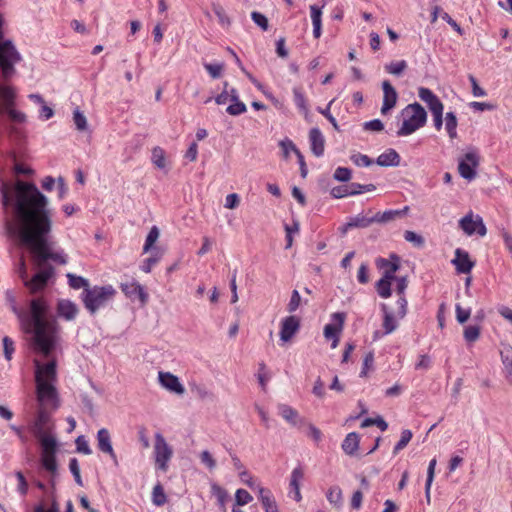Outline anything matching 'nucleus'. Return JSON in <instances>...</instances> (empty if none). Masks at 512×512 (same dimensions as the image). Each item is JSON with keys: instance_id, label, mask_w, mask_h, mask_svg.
I'll list each match as a JSON object with an SVG mask.
<instances>
[{"instance_id": "obj_61", "label": "nucleus", "mask_w": 512, "mask_h": 512, "mask_svg": "<svg viewBox=\"0 0 512 512\" xmlns=\"http://www.w3.org/2000/svg\"><path fill=\"white\" fill-rule=\"evenodd\" d=\"M334 178L341 182H346L351 179V170L346 167H338L334 172Z\"/></svg>"}, {"instance_id": "obj_7", "label": "nucleus", "mask_w": 512, "mask_h": 512, "mask_svg": "<svg viewBox=\"0 0 512 512\" xmlns=\"http://www.w3.org/2000/svg\"><path fill=\"white\" fill-rule=\"evenodd\" d=\"M52 272L53 271L51 268H44L37 272L31 280H27V269L25 259L23 256L20 258L18 273L20 278L24 281L26 287L32 294L38 293L46 287L48 280L52 276Z\"/></svg>"}, {"instance_id": "obj_59", "label": "nucleus", "mask_w": 512, "mask_h": 512, "mask_svg": "<svg viewBox=\"0 0 512 512\" xmlns=\"http://www.w3.org/2000/svg\"><path fill=\"white\" fill-rule=\"evenodd\" d=\"M75 443L78 452L85 455H90L92 453L89 443L84 436H78Z\"/></svg>"}, {"instance_id": "obj_28", "label": "nucleus", "mask_w": 512, "mask_h": 512, "mask_svg": "<svg viewBox=\"0 0 512 512\" xmlns=\"http://www.w3.org/2000/svg\"><path fill=\"white\" fill-rule=\"evenodd\" d=\"M372 223H375L374 216L368 217L362 214H358L349 219L344 226V232L351 228H366Z\"/></svg>"}, {"instance_id": "obj_4", "label": "nucleus", "mask_w": 512, "mask_h": 512, "mask_svg": "<svg viewBox=\"0 0 512 512\" xmlns=\"http://www.w3.org/2000/svg\"><path fill=\"white\" fill-rule=\"evenodd\" d=\"M4 19L0 16V69L4 79L15 73V64L20 62L21 55L10 40H3Z\"/></svg>"}, {"instance_id": "obj_46", "label": "nucleus", "mask_w": 512, "mask_h": 512, "mask_svg": "<svg viewBox=\"0 0 512 512\" xmlns=\"http://www.w3.org/2000/svg\"><path fill=\"white\" fill-rule=\"evenodd\" d=\"M166 495L164 493L163 487L160 484L154 486L152 491V502L154 505L160 507L166 503Z\"/></svg>"}, {"instance_id": "obj_58", "label": "nucleus", "mask_w": 512, "mask_h": 512, "mask_svg": "<svg viewBox=\"0 0 512 512\" xmlns=\"http://www.w3.org/2000/svg\"><path fill=\"white\" fill-rule=\"evenodd\" d=\"M404 239L417 247H421L424 244L423 237L413 231H406L404 233Z\"/></svg>"}, {"instance_id": "obj_30", "label": "nucleus", "mask_w": 512, "mask_h": 512, "mask_svg": "<svg viewBox=\"0 0 512 512\" xmlns=\"http://www.w3.org/2000/svg\"><path fill=\"white\" fill-rule=\"evenodd\" d=\"M292 91L296 107L298 108L300 113H302L304 116H307L309 114V106L302 89L294 87Z\"/></svg>"}, {"instance_id": "obj_14", "label": "nucleus", "mask_w": 512, "mask_h": 512, "mask_svg": "<svg viewBox=\"0 0 512 512\" xmlns=\"http://www.w3.org/2000/svg\"><path fill=\"white\" fill-rule=\"evenodd\" d=\"M300 328V320L296 316L282 319L280 326V339L286 343L290 341Z\"/></svg>"}, {"instance_id": "obj_2", "label": "nucleus", "mask_w": 512, "mask_h": 512, "mask_svg": "<svg viewBox=\"0 0 512 512\" xmlns=\"http://www.w3.org/2000/svg\"><path fill=\"white\" fill-rule=\"evenodd\" d=\"M0 193L3 206L12 208V218L5 224L8 236L28 249L37 265L47 260L66 263V255L53 251L49 242L53 213L48 198L33 183L22 180L11 184L0 178Z\"/></svg>"}, {"instance_id": "obj_47", "label": "nucleus", "mask_w": 512, "mask_h": 512, "mask_svg": "<svg viewBox=\"0 0 512 512\" xmlns=\"http://www.w3.org/2000/svg\"><path fill=\"white\" fill-rule=\"evenodd\" d=\"M212 10H213L214 14L217 16L218 22L221 26L228 27L230 25V23H231L230 18L228 17L224 8L221 5L213 4Z\"/></svg>"}, {"instance_id": "obj_26", "label": "nucleus", "mask_w": 512, "mask_h": 512, "mask_svg": "<svg viewBox=\"0 0 512 512\" xmlns=\"http://www.w3.org/2000/svg\"><path fill=\"white\" fill-rule=\"evenodd\" d=\"M500 356L505 377L512 381V346L503 345L500 350Z\"/></svg>"}, {"instance_id": "obj_41", "label": "nucleus", "mask_w": 512, "mask_h": 512, "mask_svg": "<svg viewBox=\"0 0 512 512\" xmlns=\"http://www.w3.org/2000/svg\"><path fill=\"white\" fill-rule=\"evenodd\" d=\"M211 493L217 499L218 504L224 507L228 500L227 491L216 483L211 485Z\"/></svg>"}, {"instance_id": "obj_27", "label": "nucleus", "mask_w": 512, "mask_h": 512, "mask_svg": "<svg viewBox=\"0 0 512 512\" xmlns=\"http://www.w3.org/2000/svg\"><path fill=\"white\" fill-rule=\"evenodd\" d=\"M277 409H278L279 415H281V417L285 421H287L289 424L296 426L301 422V419L299 417L297 410H295L291 406H289L287 404H279Z\"/></svg>"}, {"instance_id": "obj_3", "label": "nucleus", "mask_w": 512, "mask_h": 512, "mask_svg": "<svg viewBox=\"0 0 512 512\" xmlns=\"http://www.w3.org/2000/svg\"><path fill=\"white\" fill-rule=\"evenodd\" d=\"M401 125L396 134L399 137H406L425 126L427 112L419 103L408 104L400 112Z\"/></svg>"}, {"instance_id": "obj_13", "label": "nucleus", "mask_w": 512, "mask_h": 512, "mask_svg": "<svg viewBox=\"0 0 512 512\" xmlns=\"http://www.w3.org/2000/svg\"><path fill=\"white\" fill-rule=\"evenodd\" d=\"M381 310H382V313H383V323H382V326H383V333L379 332V331H376L373 335V338L376 340V339H379L381 336L383 335H388V334H391L393 333L397 327H398V317H397V313L394 314L386 304H381Z\"/></svg>"}, {"instance_id": "obj_32", "label": "nucleus", "mask_w": 512, "mask_h": 512, "mask_svg": "<svg viewBox=\"0 0 512 512\" xmlns=\"http://www.w3.org/2000/svg\"><path fill=\"white\" fill-rule=\"evenodd\" d=\"M328 502L336 508H339L343 504L342 490L339 486H332L326 493Z\"/></svg>"}, {"instance_id": "obj_21", "label": "nucleus", "mask_w": 512, "mask_h": 512, "mask_svg": "<svg viewBox=\"0 0 512 512\" xmlns=\"http://www.w3.org/2000/svg\"><path fill=\"white\" fill-rule=\"evenodd\" d=\"M56 311L57 315L66 321H73L79 312L77 305L67 299L58 301Z\"/></svg>"}, {"instance_id": "obj_5", "label": "nucleus", "mask_w": 512, "mask_h": 512, "mask_svg": "<svg viewBox=\"0 0 512 512\" xmlns=\"http://www.w3.org/2000/svg\"><path fill=\"white\" fill-rule=\"evenodd\" d=\"M116 291L112 285L86 288L82 293L85 308L92 314L112 301Z\"/></svg>"}, {"instance_id": "obj_56", "label": "nucleus", "mask_w": 512, "mask_h": 512, "mask_svg": "<svg viewBox=\"0 0 512 512\" xmlns=\"http://www.w3.org/2000/svg\"><path fill=\"white\" fill-rule=\"evenodd\" d=\"M204 68L210 74V76L214 79L219 78L223 71V64L219 63H204Z\"/></svg>"}, {"instance_id": "obj_17", "label": "nucleus", "mask_w": 512, "mask_h": 512, "mask_svg": "<svg viewBox=\"0 0 512 512\" xmlns=\"http://www.w3.org/2000/svg\"><path fill=\"white\" fill-rule=\"evenodd\" d=\"M304 478V470L301 466L294 468L290 475V491L289 496L292 497L296 502L302 500V494L300 491L301 482Z\"/></svg>"}, {"instance_id": "obj_36", "label": "nucleus", "mask_w": 512, "mask_h": 512, "mask_svg": "<svg viewBox=\"0 0 512 512\" xmlns=\"http://www.w3.org/2000/svg\"><path fill=\"white\" fill-rule=\"evenodd\" d=\"M408 207H405L404 210H387L383 213H376L374 215V219L376 223H386L392 221L397 216H401L404 211H406Z\"/></svg>"}, {"instance_id": "obj_55", "label": "nucleus", "mask_w": 512, "mask_h": 512, "mask_svg": "<svg viewBox=\"0 0 512 512\" xmlns=\"http://www.w3.org/2000/svg\"><path fill=\"white\" fill-rule=\"evenodd\" d=\"M251 18H252L253 22L257 26H259L263 31L268 30L269 24H268V19L265 15H263L260 12L253 11L251 13Z\"/></svg>"}, {"instance_id": "obj_35", "label": "nucleus", "mask_w": 512, "mask_h": 512, "mask_svg": "<svg viewBox=\"0 0 512 512\" xmlns=\"http://www.w3.org/2000/svg\"><path fill=\"white\" fill-rule=\"evenodd\" d=\"M151 162L161 170L167 166L165 151L161 147H154L151 155Z\"/></svg>"}, {"instance_id": "obj_18", "label": "nucleus", "mask_w": 512, "mask_h": 512, "mask_svg": "<svg viewBox=\"0 0 512 512\" xmlns=\"http://www.w3.org/2000/svg\"><path fill=\"white\" fill-rule=\"evenodd\" d=\"M383 89V104L381 107V113L387 114L390 110H392L398 99V95L394 87L390 84L389 81H383L382 83Z\"/></svg>"}, {"instance_id": "obj_40", "label": "nucleus", "mask_w": 512, "mask_h": 512, "mask_svg": "<svg viewBox=\"0 0 512 512\" xmlns=\"http://www.w3.org/2000/svg\"><path fill=\"white\" fill-rule=\"evenodd\" d=\"M360 190H350L348 185H341L331 189L333 198L340 199L347 196L358 195Z\"/></svg>"}, {"instance_id": "obj_9", "label": "nucleus", "mask_w": 512, "mask_h": 512, "mask_svg": "<svg viewBox=\"0 0 512 512\" xmlns=\"http://www.w3.org/2000/svg\"><path fill=\"white\" fill-rule=\"evenodd\" d=\"M41 445V464L43 468L51 474L57 471L56 450L57 442L55 438H43L39 441Z\"/></svg>"}, {"instance_id": "obj_16", "label": "nucleus", "mask_w": 512, "mask_h": 512, "mask_svg": "<svg viewBox=\"0 0 512 512\" xmlns=\"http://www.w3.org/2000/svg\"><path fill=\"white\" fill-rule=\"evenodd\" d=\"M418 97L427 105L431 113L444 110V105L438 96L429 88L420 87Z\"/></svg>"}, {"instance_id": "obj_64", "label": "nucleus", "mask_w": 512, "mask_h": 512, "mask_svg": "<svg viewBox=\"0 0 512 512\" xmlns=\"http://www.w3.org/2000/svg\"><path fill=\"white\" fill-rule=\"evenodd\" d=\"M455 310L456 319L461 324L465 323L471 315V310L462 308L460 304H456Z\"/></svg>"}, {"instance_id": "obj_57", "label": "nucleus", "mask_w": 512, "mask_h": 512, "mask_svg": "<svg viewBox=\"0 0 512 512\" xmlns=\"http://www.w3.org/2000/svg\"><path fill=\"white\" fill-rule=\"evenodd\" d=\"M15 477L17 480V491L21 496H25L28 491V483L22 472H16Z\"/></svg>"}, {"instance_id": "obj_44", "label": "nucleus", "mask_w": 512, "mask_h": 512, "mask_svg": "<svg viewBox=\"0 0 512 512\" xmlns=\"http://www.w3.org/2000/svg\"><path fill=\"white\" fill-rule=\"evenodd\" d=\"M406 68L407 62L405 60L393 61L385 66V70L388 73L396 76L401 75Z\"/></svg>"}, {"instance_id": "obj_31", "label": "nucleus", "mask_w": 512, "mask_h": 512, "mask_svg": "<svg viewBox=\"0 0 512 512\" xmlns=\"http://www.w3.org/2000/svg\"><path fill=\"white\" fill-rule=\"evenodd\" d=\"M359 447V437L357 433L351 432L349 433L343 443H342V449L343 451L348 455H353Z\"/></svg>"}, {"instance_id": "obj_60", "label": "nucleus", "mask_w": 512, "mask_h": 512, "mask_svg": "<svg viewBox=\"0 0 512 512\" xmlns=\"http://www.w3.org/2000/svg\"><path fill=\"white\" fill-rule=\"evenodd\" d=\"M200 460L201 463L205 465L209 470L215 469L216 461L209 451H202L200 454Z\"/></svg>"}, {"instance_id": "obj_8", "label": "nucleus", "mask_w": 512, "mask_h": 512, "mask_svg": "<svg viewBox=\"0 0 512 512\" xmlns=\"http://www.w3.org/2000/svg\"><path fill=\"white\" fill-rule=\"evenodd\" d=\"M479 163L480 156L477 149L469 148L458 160V172L460 176L468 181L475 179Z\"/></svg>"}, {"instance_id": "obj_51", "label": "nucleus", "mask_w": 512, "mask_h": 512, "mask_svg": "<svg viewBox=\"0 0 512 512\" xmlns=\"http://www.w3.org/2000/svg\"><path fill=\"white\" fill-rule=\"evenodd\" d=\"M351 161L359 167H368L372 165L373 160L365 154L355 153L350 157Z\"/></svg>"}, {"instance_id": "obj_12", "label": "nucleus", "mask_w": 512, "mask_h": 512, "mask_svg": "<svg viewBox=\"0 0 512 512\" xmlns=\"http://www.w3.org/2000/svg\"><path fill=\"white\" fill-rule=\"evenodd\" d=\"M158 381L164 389L171 393L176 395H183L185 393V388L179 378L170 372L159 371Z\"/></svg>"}, {"instance_id": "obj_10", "label": "nucleus", "mask_w": 512, "mask_h": 512, "mask_svg": "<svg viewBox=\"0 0 512 512\" xmlns=\"http://www.w3.org/2000/svg\"><path fill=\"white\" fill-rule=\"evenodd\" d=\"M459 226L468 236L477 234L483 237L487 232L482 218L479 215L473 214L472 212L468 213L460 219Z\"/></svg>"}, {"instance_id": "obj_20", "label": "nucleus", "mask_w": 512, "mask_h": 512, "mask_svg": "<svg viewBox=\"0 0 512 512\" xmlns=\"http://www.w3.org/2000/svg\"><path fill=\"white\" fill-rule=\"evenodd\" d=\"M97 446L101 452L108 454L113 461H117V456L114 452L111 442V436L106 428H101L100 430H98Z\"/></svg>"}, {"instance_id": "obj_53", "label": "nucleus", "mask_w": 512, "mask_h": 512, "mask_svg": "<svg viewBox=\"0 0 512 512\" xmlns=\"http://www.w3.org/2000/svg\"><path fill=\"white\" fill-rule=\"evenodd\" d=\"M69 470L72 473V475L74 476L75 482L79 486H82L83 485V481H82V478H81V475H80L79 463H78V460L76 458H71L70 459V461H69Z\"/></svg>"}, {"instance_id": "obj_19", "label": "nucleus", "mask_w": 512, "mask_h": 512, "mask_svg": "<svg viewBox=\"0 0 512 512\" xmlns=\"http://www.w3.org/2000/svg\"><path fill=\"white\" fill-rule=\"evenodd\" d=\"M121 289L127 297H138L142 304H146L148 301V294L144 287L134 280L122 283Z\"/></svg>"}, {"instance_id": "obj_50", "label": "nucleus", "mask_w": 512, "mask_h": 512, "mask_svg": "<svg viewBox=\"0 0 512 512\" xmlns=\"http://www.w3.org/2000/svg\"><path fill=\"white\" fill-rule=\"evenodd\" d=\"M371 425H376L377 427L380 428L381 431H385L388 428V424L380 416L376 417V418H366L365 420H363V422L361 424V427L362 428H366V427H369Z\"/></svg>"}, {"instance_id": "obj_39", "label": "nucleus", "mask_w": 512, "mask_h": 512, "mask_svg": "<svg viewBox=\"0 0 512 512\" xmlns=\"http://www.w3.org/2000/svg\"><path fill=\"white\" fill-rule=\"evenodd\" d=\"M391 282L392 281L383 278H380L376 282V291L381 298L387 299L391 296Z\"/></svg>"}, {"instance_id": "obj_63", "label": "nucleus", "mask_w": 512, "mask_h": 512, "mask_svg": "<svg viewBox=\"0 0 512 512\" xmlns=\"http://www.w3.org/2000/svg\"><path fill=\"white\" fill-rule=\"evenodd\" d=\"M300 302H301V296H300L299 292L297 290H293V292L291 294L290 301L287 306L288 311L295 312L299 308Z\"/></svg>"}, {"instance_id": "obj_38", "label": "nucleus", "mask_w": 512, "mask_h": 512, "mask_svg": "<svg viewBox=\"0 0 512 512\" xmlns=\"http://www.w3.org/2000/svg\"><path fill=\"white\" fill-rule=\"evenodd\" d=\"M159 236H160L159 228L157 226H153L150 229V231L146 237V240H145V243L143 246V253H148L149 251H151L153 245L157 242Z\"/></svg>"}, {"instance_id": "obj_52", "label": "nucleus", "mask_w": 512, "mask_h": 512, "mask_svg": "<svg viewBox=\"0 0 512 512\" xmlns=\"http://www.w3.org/2000/svg\"><path fill=\"white\" fill-rule=\"evenodd\" d=\"M324 8V5L317 6V5H311L310 6V17L312 20V25H322V9Z\"/></svg>"}, {"instance_id": "obj_49", "label": "nucleus", "mask_w": 512, "mask_h": 512, "mask_svg": "<svg viewBox=\"0 0 512 512\" xmlns=\"http://www.w3.org/2000/svg\"><path fill=\"white\" fill-rule=\"evenodd\" d=\"M412 438V432L408 429H405L401 432V437L398 443L395 445L393 453L397 454L399 451L404 449L407 444L410 442Z\"/></svg>"}, {"instance_id": "obj_54", "label": "nucleus", "mask_w": 512, "mask_h": 512, "mask_svg": "<svg viewBox=\"0 0 512 512\" xmlns=\"http://www.w3.org/2000/svg\"><path fill=\"white\" fill-rule=\"evenodd\" d=\"M252 496L245 489H238L235 493V501L239 506H244L252 501Z\"/></svg>"}, {"instance_id": "obj_6", "label": "nucleus", "mask_w": 512, "mask_h": 512, "mask_svg": "<svg viewBox=\"0 0 512 512\" xmlns=\"http://www.w3.org/2000/svg\"><path fill=\"white\" fill-rule=\"evenodd\" d=\"M173 456V447L167 442L160 432L155 433L152 450L155 470L166 473L169 470Z\"/></svg>"}, {"instance_id": "obj_11", "label": "nucleus", "mask_w": 512, "mask_h": 512, "mask_svg": "<svg viewBox=\"0 0 512 512\" xmlns=\"http://www.w3.org/2000/svg\"><path fill=\"white\" fill-rule=\"evenodd\" d=\"M376 266L378 269L382 271V277L383 279L393 281L396 279L395 273L400 268V258L396 254H391L389 258H377Z\"/></svg>"}, {"instance_id": "obj_25", "label": "nucleus", "mask_w": 512, "mask_h": 512, "mask_svg": "<svg viewBox=\"0 0 512 512\" xmlns=\"http://www.w3.org/2000/svg\"><path fill=\"white\" fill-rule=\"evenodd\" d=\"M400 159H401L400 155L398 154V152L396 150L387 149L386 151H384L377 157L376 163L379 166H383V167H389V166L396 167L400 164Z\"/></svg>"}, {"instance_id": "obj_42", "label": "nucleus", "mask_w": 512, "mask_h": 512, "mask_svg": "<svg viewBox=\"0 0 512 512\" xmlns=\"http://www.w3.org/2000/svg\"><path fill=\"white\" fill-rule=\"evenodd\" d=\"M67 278L69 286L73 289L84 288L85 290L86 288H90L88 280L81 276H76L72 273H68Z\"/></svg>"}, {"instance_id": "obj_37", "label": "nucleus", "mask_w": 512, "mask_h": 512, "mask_svg": "<svg viewBox=\"0 0 512 512\" xmlns=\"http://www.w3.org/2000/svg\"><path fill=\"white\" fill-rule=\"evenodd\" d=\"M481 333V327L479 325H467L464 327L463 337L469 344L476 342Z\"/></svg>"}, {"instance_id": "obj_23", "label": "nucleus", "mask_w": 512, "mask_h": 512, "mask_svg": "<svg viewBox=\"0 0 512 512\" xmlns=\"http://www.w3.org/2000/svg\"><path fill=\"white\" fill-rule=\"evenodd\" d=\"M309 142L312 153L316 157L324 154L325 140L322 132L318 128H312L309 132Z\"/></svg>"}, {"instance_id": "obj_43", "label": "nucleus", "mask_w": 512, "mask_h": 512, "mask_svg": "<svg viewBox=\"0 0 512 512\" xmlns=\"http://www.w3.org/2000/svg\"><path fill=\"white\" fill-rule=\"evenodd\" d=\"M2 113H5L9 119L16 124H22L26 121V115L23 112L16 110L14 106L5 108Z\"/></svg>"}, {"instance_id": "obj_24", "label": "nucleus", "mask_w": 512, "mask_h": 512, "mask_svg": "<svg viewBox=\"0 0 512 512\" xmlns=\"http://www.w3.org/2000/svg\"><path fill=\"white\" fill-rule=\"evenodd\" d=\"M16 91L10 85L0 84V110L14 106Z\"/></svg>"}, {"instance_id": "obj_22", "label": "nucleus", "mask_w": 512, "mask_h": 512, "mask_svg": "<svg viewBox=\"0 0 512 512\" xmlns=\"http://www.w3.org/2000/svg\"><path fill=\"white\" fill-rule=\"evenodd\" d=\"M456 270L459 273H469L474 266V263L470 260L468 252L457 248L455 251V258L452 260Z\"/></svg>"}, {"instance_id": "obj_48", "label": "nucleus", "mask_w": 512, "mask_h": 512, "mask_svg": "<svg viewBox=\"0 0 512 512\" xmlns=\"http://www.w3.org/2000/svg\"><path fill=\"white\" fill-rule=\"evenodd\" d=\"M73 122L76 126V129L79 131H85L87 130L88 123L85 115L76 108L73 112Z\"/></svg>"}, {"instance_id": "obj_33", "label": "nucleus", "mask_w": 512, "mask_h": 512, "mask_svg": "<svg viewBox=\"0 0 512 512\" xmlns=\"http://www.w3.org/2000/svg\"><path fill=\"white\" fill-rule=\"evenodd\" d=\"M445 121V129L448 136L451 139H455L457 137V117L453 112H447L444 118Z\"/></svg>"}, {"instance_id": "obj_45", "label": "nucleus", "mask_w": 512, "mask_h": 512, "mask_svg": "<svg viewBox=\"0 0 512 512\" xmlns=\"http://www.w3.org/2000/svg\"><path fill=\"white\" fill-rule=\"evenodd\" d=\"M232 104H230L226 111L228 114L232 116H238L246 112V105L239 100V95L237 96V100H232Z\"/></svg>"}, {"instance_id": "obj_1", "label": "nucleus", "mask_w": 512, "mask_h": 512, "mask_svg": "<svg viewBox=\"0 0 512 512\" xmlns=\"http://www.w3.org/2000/svg\"><path fill=\"white\" fill-rule=\"evenodd\" d=\"M14 310L23 329L33 335L34 350L47 358L46 362L38 358L33 361L37 411L30 424V431L39 441L55 438L47 430L51 414L60 407V397L57 389V363L49 357L60 341V326L50 315L49 305L43 297L32 299L27 310Z\"/></svg>"}, {"instance_id": "obj_29", "label": "nucleus", "mask_w": 512, "mask_h": 512, "mask_svg": "<svg viewBox=\"0 0 512 512\" xmlns=\"http://www.w3.org/2000/svg\"><path fill=\"white\" fill-rule=\"evenodd\" d=\"M256 491L264 511L277 505L275 498L269 489L262 486H257Z\"/></svg>"}, {"instance_id": "obj_34", "label": "nucleus", "mask_w": 512, "mask_h": 512, "mask_svg": "<svg viewBox=\"0 0 512 512\" xmlns=\"http://www.w3.org/2000/svg\"><path fill=\"white\" fill-rule=\"evenodd\" d=\"M238 92L235 88L228 89V84L225 83L224 90L215 98V102L218 105H224L232 100H237Z\"/></svg>"}, {"instance_id": "obj_62", "label": "nucleus", "mask_w": 512, "mask_h": 512, "mask_svg": "<svg viewBox=\"0 0 512 512\" xmlns=\"http://www.w3.org/2000/svg\"><path fill=\"white\" fill-rule=\"evenodd\" d=\"M279 145L282 148L285 157H288L290 152H293L296 154L299 151L297 149V147L295 146V144L288 138H285L284 140H282L279 143Z\"/></svg>"}, {"instance_id": "obj_15", "label": "nucleus", "mask_w": 512, "mask_h": 512, "mask_svg": "<svg viewBox=\"0 0 512 512\" xmlns=\"http://www.w3.org/2000/svg\"><path fill=\"white\" fill-rule=\"evenodd\" d=\"M346 315L343 312H336L331 315L332 323L324 326V337L327 340L338 337L344 327Z\"/></svg>"}]
</instances>
